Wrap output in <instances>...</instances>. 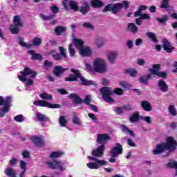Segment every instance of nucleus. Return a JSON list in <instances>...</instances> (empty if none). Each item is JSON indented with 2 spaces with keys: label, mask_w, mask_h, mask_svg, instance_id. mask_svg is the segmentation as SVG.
I'll return each mask as SVG.
<instances>
[{
  "label": "nucleus",
  "mask_w": 177,
  "mask_h": 177,
  "mask_svg": "<svg viewBox=\"0 0 177 177\" xmlns=\"http://www.w3.org/2000/svg\"><path fill=\"white\" fill-rule=\"evenodd\" d=\"M36 118L39 122H46V121H49V118H48L46 115H44L39 112L36 113Z\"/></svg>",
  "instance_id": "bb28decb"
},
{
  "label": "nucleus",
  "mask_w": 177,
  "mask_h": 177,
  "mask_svg": "<svg viewBox=\"0 0 177 177\" xmlns=\"http://www.w3.org/2000/svg\"><path fill=\"white\" fill-rule=\"evenodd\" d=\"M28 55H30V59L31 60H39V62H41L42 59H44V57H42V55L38 54L35 52V50H29L28 51Z\"/></svg>",
  "instance_id": "a211bd4d"
},
{
  "label": "nucleus",
  "mask_w": 177,
  "mask_h": 177,
  "mask_svg": "<svg viewBox=\"0 0 177 177\" xmlns=\"http://www.w3.org/2000/svg\"><path fill=\"white\" fill-rule=\"evenodd\" d=\"M67 31V28L62 26H58L55 28V33L58 37L62 35L63 32H66Z\"/></svg>",
  "instance_id": "c756f323"
},
{
  "label": "nucleus",
  "mask_w": 177,
  "mask_h": 177,
  "mask_svg": "<svg viewBox=\"0 0 177 177\" xmlns=\"http://www.w3.org/2000/svg\"><path fill=\"white\" fill-rule=\"evenodd\" d=\"M50 9L54 14L59 13V7H57L56 5H53L50 7Z\"/></svg>",
  "instance_id": "bf43d9fd"
},
{
  "label": "nucleus",
  "mask_w": 177,
  "mask_h": 177,
  "mask_svg": "<svg viewBox=\"0 0 177 177\" xmlns=\"http://www.w3.org/2000/svg\"><path fill=\"white\" fill-rule=\"evenodd\" d=\"M167 168H174L176 169V173L174 174V176H177V162L173 161L169 162L166 165Z\"/></svg>",
  "instance_id": "a19ab883"
},
{
  "label": "nucleus",
  "mask_w": 177,
  "mask_h": 177,
  "mask_svg": "<svg viewBox=\"0 0 177 177\" xmlns=\"http://www.w3.org/2000/svg\"><path fill=\"white\" fill-rule=\"evenodd\" d=\"M127 31H131L133 34H136L139 31V28L136 27V25L133 23H129L127 26Z\"/></svg>",
  "instance_id": "f704fd0d"
},
{
  "label": "nucleus",
  "mask_w": 177,
  "mask_h": 177,
  "mask_svg": "<svg viewBox=\"0 0 177 177\" xmlns=\"http://www.w3.org/2000/svg\"><path fill=\"white\" fill-rule=\"evenodd\" d=\"M20 75H18V78L21 82H26L27 78H30L26 83L27 86L34 85V79L38 75L37 71L31 70L29 67H25L24 71L20 72Z\"/></svg>",
  "instance_id": "39448f33"
},
{
  "label": "nucleus",
  "mask_w": 177,
  "mask_h": 177,
  "mask_svg": "<svg viewBox=\"0 0 177 177\" xmlns=\"http://www.w3.org/2000/svg\"><path fill=\"white\" fill-rule=\"evenodd\" d=\"M169 17L168 15H165L162 18H157L156 21H158L160 24L167 26V21H168Z\"/></svg>",
  "instance_id": "ea45409f"
},
{
  "label": "nucleus",
  "mask_w": 177,
  "mask_h": 177,
  "mask_svg": "<svg viewBox=\"0 0 177 177\" xmlns=\"http://www.w3.org/2000/svg\"><path fill=\"white\" fill-rule=\"evenodd\" d=\"M62 156H64V152L60 151H53L49 157L50 158H59V157H62Z\"/></svg>",
  "instance_id": "4c0bfd02"
},
{
  "label": "nucleus",
  "mask_w": 177,
  "mask_h": 177,
  "mask_svg": "<svg viewBox=\"0 0 177 177\" xmlns=\"http://www.w3.org/2000/svg\"><path fill=\"white\" fill-rule=\"evenodd\" d=\"M84 103H85V104H91V95H86V98L84 100Z\"/></svg>",
  "instance_id": "338daca9"
},
{
  "label": "nucleus",
  "mask_w": 177,
  "mask_h": 177,
  "mask_svg": "<svg viewBox=\"0 0 177 177\" xmlns=\"http://www.w3.org/2000/svg\"><path fill=\"white\" fill-rule=\"evenodd\" d=\"M83 27H84L85 28H90L91 30H93V26H92L91 24V23H84L82 24Z\"/></svg>",
  "instance_id": "69168bd1"
},
{
  "label": "nucleus",
  "mask_w": 177,
  "mask_h": 177,
  "mask_svg": "<svg viewBox=\"0 0 177 177\" xmlns=\"http://www.w3.org/2000/svg\"><path fill=\"white\" fill-rule=\"evenodd\" d=\"M40 17L41 19L46 21L48 20H52V19H55V17H56V15L53 14H51L48 16H46L45 15H40Z\"/></svg>",
  "instance_id": "de8ad7c7"
},
{
  "label": "nucleus",
  "mask_w": 177,
  "mask_h": 177,
  "mask_svg": "<svg viewBox=\"0 0 177 177\" xmlns=\"http://www.w3.org/2000/svg\"><path fill=\"white\" fill-rule=\"evenodd\" d=\"M79 50L82 56H91L92 55V51L89 47L83 46Z\"/></svg>",
  "instance_id": "a878e982"
},
{
  "label": "nucleus",
  "mask_w": 177,
  "mask_h": 177,
  "mask_svg": "<svg viewBox=\"0 0 177 177\" xmlns=\"http://www.w3.org/2000/svg\"><path fill=\"white\" fill-rule=\"evenodd\" d=\"M59 124L60 127H66L67 125V120L65 116H60L59 118Z\"/></svg>",
  "instance_id": "49530a36"
},
{
  "label": "nucleus",
  "mask_w": 177,
  "mask_h": 177,
  "mask_svg": "<svg viewBox=\"0 0 177 177\" xmlns=\"http://www.w3.org/2000/svg\"><path fill=\"white\" fill-rule=\"evenodd\" d=\"M124 73L125 74H129L130 77H136L138 75V71L135 69H127Z\"/></svg>",
  "instance_id": "37998d69"
},
{
  "label": "nucleus",
  "mask_w": 177,
  "mask_h": 177,
  "mask_svg": "<svg viewBox=\"0 0 177 177\" xmlns=\"http://www.w3.org/2000/svg\"><path fill=\"white\" fill-rule=\"evenodd\" d=\"M167 74L165 72H161L159 71L158 73V77H160V78H167Z\"/></svg>",
  "instance_id": "680f3d73"
},
{
  "label": "nucleus",
  "mask_w": 177,
  "mask_h": 177,
  "mask_svg": "<svg viewBox=\"0 0 177 177\" xmlns=\"http://www.w3.org/2000/svg\"><path fill=\"white\" fill-rule=\"evenodd\" d=\"M39 96L43 100H52V97H53L52 95H49L46 93H42Z\"/></svg>",
  "instance_id": "a18cd8bd"
},
{
  "label": "nucleus",
  "mask_w": 177,
  "mask_h": 177,
  "mask_svg": "<svg viewBox=\"0 0 177 177\" xmlns=\"http://www.w3.org/2000/svg\"><path fill=\"white\" fill-rule=\"evenodd\" d=\"M88 117H89V118H91V120H92V121H93L94 122H96L97 121V116L92 113H88Z\"/></svg>",
  "instance_id": "6e6d98bb"
},
{
  "label": "nucleus",
  "mask_w": 177,
  "mask_h": 177,
  "mask_svg": "<svg viewBox=\"0 0 177 177\" xmlns=\"http://www.w3.org/2000/svg\"><path fill=\"white\" fill-rule=\"evenodd\" d=\"M64 2H63L64 8L66 10H67V3H68V6H70L71 9L72 10H74V12H78L79 8H78V2L75 0H64Z\"/></svg>",
  "instance_id": "4468645a"
},
{
  "label": "nucleus",
  "mask_w": 177,
  "mask_h": 177,
  "mask_svg": "<svg viewBox=\"0 0 177 177\" xmlns=\"http://www.w3.org/2000/svg\"><path fill=\"white\" fill-rule=\"evenodd\" d=\"M109 69L106 67H87V71L92 74H96V73L104 74V73H107Z\"/></svg>",
  "instance_id": "dca6fc26"
},
{
  "label": "nucleus",
  "mask_w": 177,
  "mask_h": 177,
  "mask_svg": "<svg viewBox=\"0 0 177 177\" xmlns=\"http://www.w3.org/2000/svg\"><path fill=\"white\" fill-rule=\"evenodd\" d=\"M93 67H107V64L103 58H97L94 59Z\"/></svg>",
  "instance_id": "4be33fe9"
},
{
  "label": "nucleus",
  "mask_w": 177,
  "mask_h": 177,
  "mask_svg": "<svg viewBox=\"0 0 177 177\" xmlns=\"http://www.w3.org/2000/svg\"><path fill=\"white\" fill-rule=\"evenodd\" d=\"M122 5V9L124 8L125 10H127L129 8V1L125 0L123 1L122 3H120Z\"/></svg>",
  "instance_id": "5fc2aeb1"
},
{
  "label": "nucleus",
  "mask_w": 177,
  "mask_h": 177,
  "mask_svg": "<svg viewBox=\"0 0 177 177\" xmlns=\"http://www.w3.org/2000/svg\"><path fill=\"white\" fill-rule=\"evenodd\" d=\"M73 44L79 50L84 46V41L77 38L73 39Z\"/></svg>",
  "instance_id": "58836bf2"
},
{
  "label": "nucleus",
  "mask_w": 177,
  "mask_h": 177,
  "mask_svg": "<svg viewBox=\"0 0 177 177\" xmlns=\"http://www.w3.org/2000/svg\"><path fill=\"white\" fill-rule=\"evenodd\" d=\"M24 41V39L23 37H19V44L20 45V46H22V48H26V49H31L32 48V45L34 46H40L41 45H42V39L39 37H35L32 41V44H28Z\"/></svg>",
  "instance_id": "1a4fd4ad"
},
{
  "label": "nucleus",
  "mask_w": 177,
  "mask_h": 177,
  "mask_svg": "<svg viewBox=\"0 0 177 177\" xmlns=\"http://www.w3.org/2000/svg\"><path fill=\"white\" fill-rule=\"evenodd\" d=\"M158 86L162 92H168V84H167L164 80H160L158 82Z\"/></svg>",
  "instance_id": "5701e85b"
},
{
  "label": "nucleus",
  "mask_w": 177,
  "mask_h": 177,
  "mask_svg": "<svg viewBox=\"0 0 177 177\" xmlns=\"http://www.w3.org/2000/svg\"><path fill=\"white\" fill-rule=\"evenodd\" d=\"M106 140H110V136L107 134H98L97 136V142L100 145H104Z\"/></svg>",
  "instance_id": "6ab92c4d"
},
{
  "label": "nucleus",
  "mask_w": 177,
  "mask_h": 177,
  "mask_svg": "<svg viewBox=\"0 0 177 177\" xmlns=\"http://www.w3.org/2000/svg\"><path fill=\"white\" fill-rule=\"evenodd\" d=\"M121 128H122V131L126 133V135H130V136H132L133 138H135V133L129 129V128H128V127L124 125V124H122L121 125Z\"/></svg>",
  "instance_id": "473e14b6"
},
{
  "label": "nucleus",
  "mask_w": 177,
  "mask_h": 177,
  "mask_svg": "<svg viewBox=\"0 0 177 177\" xmlns=\"http://www.w3.org/2000/svg\"><path fill=\"white\" fill-rule=\"evenodd\" d=\"M46 164L50 169H58L61 172L66 171V168L64 167L66 162L64 161H57L56 159H53L52 160L47 161Z\"/></svg>",
  "instance_id": "0eeeda50"
},
{
  "label": "nucleus",
  "mask_w": 177,
  "mask_h": 177,
  "mask_svg": "<svg viewBox=\"0 0 177 177\" xmlns=\"http://www.w3.org/2000/svg\"><path fill=\"white\" fill-rule=\"evenodd\" d=\"M140 18L141 19V20H150V19H151V17H150V15H149V14L144 13V14L141 15Z\"/></svg>",
  "instance_id": "4d7b16f0"
},
{
  "label": "nucleus",
  "mask_w": 177,
  "mask_h": 177,
  "mask_svg": "<svg viewBox=\"0 0 177 177\" xmlns=\"http://www.w3.org/2000/svg\"><path fill=\"white\" fill-rule=\"evenodd\" d=\"M72 122L75 125H81L82 124V122H81V119L78 117L77 112H73Z\"/></svg>",
  "instance_id": "c9c22d12"
},
{
  "label": "nucleus",
  "mask_w": 177,
  "mask_h": 177,
  "mask_svg": "<svg viewBox=\"0 0 177 177\" xmlns=\"http://www.w3.org/2000/svg\"><path fill=\"white\" fill-rule=\"evenodd\" d=\"M118 154H122V145L120 143L115 144V147L110 151V156L113 158L118 156Z\"/></svg>",
  "instance_id": "ddd939ff"
},
{
  "label": "nucleus",
  "mask_w": 177,
  "mask_h": 177,
  "mask_svg": "<svg viewBox=\"0 0 177 177\" xmlns=\"http://www.w3.org/2000/svg\"><path fill=\"white\" fill-rule=\"evenodd\" d=\"M104 150H106V147L104 145H102L91 151V156H88L87 158L94 162L87 163L88 168L90 169H99L100 167L108 165L109 162L106 160L98 159L104 156Z\"/></svg>",
  "instance_id": "f257e3e1"
},
{
  "label": "nucleus",
  "mask_w": 177,
  "mask_h": 177,
  "mask_svg": "<svg viewBox=\"0 0 177 177\" xmlns=\"http://www.w3.org/2000/svg\"><path fill=\"white\" fill-rule=\"evenodd\" d=\"M159 8L160 9H165V10H172V6H169V0H162Z\"/></svg>",
  "instance_id": "393cba45"
},
{
  "label": "nucleus",
  "mask_w": 177,
  "mask_h": 177,
  "mask_svg": "<svg viewBox=\"0 0 177 177\" xmlns=\"http://www.w3.org/2000/svg\"><path fill=\"white\" fill-rule=\"evenodd\" d=\"M78 10L82 15H86L89 12V4L87 2L84 3L83 6L80 7Z\"/></svg>",
  "instance_id": "7c9ffc66"
},
{
  "label": "nucleus",
  "mask_w": 177,
  "mask_h": 177,
  "mask_svg": "<svg viewBox=\"0 0 177 177\" xmlns=\"http://www.w3.org/2000/svg\"><path fill=\"white\" fill-rule=\"evenodd\" d=\"M167 143H160L156 146L155 150L153 151L154 155L161 154L164 153L165 150H169V151H174L176 150L177 143L176 141L174 140V138L168 137L166 140Z\"/></svg>",
  "instance_id": "20e7f679"
},
{
  "label": "nucleus",
  "mask_w": 177,
  "mask_h": 177,
  "mask_svg": "<svg viewBox=\"0 0 177 177\" xmlns=\"http://www.w3.org/2000/svg\"><path fill=\"white\" fill-rule=\"evenodd\" d=\"M14 121L17 122H24V115H17L14 117Z\"/></svg>",
  "instance_id": "09e8293b"
},
{
  "label": "nucleus",
  "mask_w": 177,
  "mask_h": 177,
  "mask_svg": "<svg viewBox=\"0 0 177 177\" xmlns=\"http://www.w3.org/2000/svg\"><path fill=\"white\" fill-rule=\"evenodd\" d=\"M4 174H6L7 176L16 177V171L12 167H8L4 171Z\"/></svg>",
  "instance_id": "e433bc0d"
},
{
  "label": "nucleus",
  "mask_w": 177,
  "mask_h": 177,
  "mask_svg": "<svg viewBox=\"0 0 177 177\" xmlns=\"http://www.w3.org/2000/svg\"><path fill=\"white\" fill-rule=\"evenodd\" d=\"M20 168L22 170L27 171V163L24 162V160L20 161Z\"/></svg>",
  "instance_id": "13d9d810"
},
{
  "label": "nucleus",
  "mask_w": 177,
  "mask_h": 177,
  "mask_svg": "<svg viewBox=\"0 0 177 177\" xmlns=\"http://www.w3.org/2000/svg\"><path fill=\"white\" fill-rule=\"evenodd\" d=\"M23 27V21L20 16L15 15L13 17V24L10 25V30L12 34H19L20 28Z\"/></svg>",
  "instance_id": "6e6552de"
},
{
  "label": "nucleus",
  "mask_w": 177,
  "mask_h": 177,
  "mask_svg": "<svg viewBox=\"0 0 177 177\" xmlns=\"http://www.w3.org/2000/svg\"><path fill=\"white\" fill-rule=\"evenodd\" d=\"M141 107L145 111H151V110H153V108L151 107V104H150L149 101L146 100H143L141 102Z\"/></svg>",
  "instance_id": "cd10ccee"
},
{
  "label": "nucleus",
  "mask_w": 177,
  "mask_h": 177,
  "mask_svg": "<svg viewBox=\"0 0 177 177\" xmlns=\"http://www.w3.org/2000/svg\"><path fill=\"white\" fill-rule=\"evenodd\" d=\"M69 99H71L75 104H82L84 103V100L80 97V95L75 93H71Z\"/></svg>",
  "instance_id": "412c9836"
},
{
  "label": "nucleus",
  "mask_w": 177,
  "mask_h": 177,
  "mask_svg": "<svg viewBox=\"0 0 177 177\" xmlns=\"http://www.w3.org/2000/svg\"><path fill=\"white\" fill-rule=\"evenodd\" d=\"M140 120H142V121H145L147 124H151V117L150 116H146V117L140 116Z\"/></svg>",
  "instance_id": "864d4df0"
},
{
  "label": "nucleus",
  "mask_w": 177,
  "mask_h": 177,
  "mask_svg": "<svg viewBox=\"0 0 177 177\" xmlns=\"http://www.w3.org/2000/svg\"><path fill=\"white\" fill-rule=\"evenodd\" d=\"M90 5L92 8L97 9L99 8H102V6H104V3L100 0H91L90 2Z\"/></svg>",
  "instance_id": "b1692460"
},
{
  "label": "nucleus",
  "mask_w": 177,
  "mask_h": 177,
  "mask_svg": "<svg viewBox=\"0 0 177 177\" xmlns=\"http://www.w3.org/2000/svg\"><path fill=\"white\" fill-rule=\"evenodd\" d=\"M114 111L116 114L120 115V114H122L123 113V108L122 107H117L114 109Z\"/></svg>",
  "instance_id": "052dcab7"
},
{
  "label": "nucleus",
  "mask_w": 177,
  "mask_h": 177,
  "mask_svg": "<svg viewBox=\"0 0 177 177\" xmlns=\"http://www.w3.org/2000/svg\"><path fill=\"white\" fill-rule=\"evenodd\" d=\"M71 73H73V74H70L68 77L64 78V80L66 82H73L74 81H78L79 78L80 80V85H83L84 86H91V85H97L96 84H95V82L84 78V77L82 76V75H81V73H80V71L71 68Z\"/></svg>",
  "instance_id": "7ed1b4c3"
},
{
  "label": "nucleus",
  "mask_w": 177,
  "mask_h": 177,
  "mask_svg": "<svg viewBox=\"0 0 177 177\" xmlns=\"http://www.w3.org/2000/svg\"><path fill=\"white\" fill-rule=\"evenodd\" d=\"M162 48L164 50L167 52V53H172L174 50H175V47L171 45V42L167 39L164 38L162 40Z\"/></svg>",
  "instance_id": "2eb2a0df"
},
{
  "label": "nucleus",
  "mask_w": 177,
  "mask_h": 177,
  "mask_svg": "<svg viewBox=\"0 0 177 177\" xmlns=\"http://www.w3.org/2000/svg\"><path fill=\"white\" fill-rule=\"evenodd\" d=\"M68 52L71 57H74V56L75 55V50L73 48V44H69Z\"/></svg>",
  "instance_id": "8fccbe9b"
},
{
  "label": "nucleus",
  "mask_w": 177,
  "mask_h": 177,
  "mask_svg": "<svg viewBox=\"0 0 177 177\" xmlns=\"http://www.w3.org/2000/svg\"><path fill=\"white\" fill-rule=\"evenodd\" d=\"M30 140L35 146H45V140L42 136H32L30 137Z\"/></svg>",
  "instance_id": "f3484780"
},
{
  "label": "nucleus",
  "mask_w": 177,
  "mask_h": 177,
  "mask_svg": "<svg viewBox=\"0 0 177 177\" xmlns=\"http://www.w3.org/2000/svg\"><path fill=\"white\" fill-rule=\"evenodd\" d=\"M100 92L102 95V99L106 103H114V99L111 97L115 93L118 96L124 95V90L121 88H115L114 90L111 87H102L100 89Z\"/></svg>",
  "instance_id": "f03ea898"
},
{
  "label": "nucleus",
  "mask_w": 177,
  "mask_h": 177,
  "mask_svg": "<svg viewBox=\"0 0 177 177\" xmlns=\"http://www.w3.org/2000/svg\"><path fill=\"white\" fill-rule=\"evenodd\" d=\"M169 111L171 115L175 116L177 114L176 109H175V106L174 105H170L169 106Z\"/></svg>",
  "instance_id": "3c124183"
},
{
  "label": "nucleus",
  "mask_w": 177,
  "mask_h": 177,
  "mask_svg": "<svg viewBox=\"0 0 177 177\" xmlns=\"http://www.w3.org/2000/svg\"><path fill=\"white\" fill-rule=\"evenodd\" d=\"M120 85L122 86V88L124 89H131V84L127 82H120Z\"/></svg>",
  "instance_id": "603ef678"
},
{
  "label": "nucleus",
  "mask_w": 177,
  "mask_h": 177,
  "mask_svg": "<svg viewBox=\"0 0 177 177\" xmlns=\"http://www.w3.org/2000/svg\"><path fill=\"white\" fill-rule=\"evenodd\" d=\"M0 106H3V108H0V118L5 117L6 113H9L10 106H12V97L8 96L4 98L0 96Z\"/></svg>",
  "instance_id": "423d86ee"
},
{
  "label": "nucleus",
  "mask_w": 177,
  "mask_h": 177,
  "mask_svg": "<svg viewBox=\"0 0 177 177\" xmlns=\"http://www.w3.org/2000/svg\"><path fill=\"white\" fill-rule=\"evenodd\" d=\"M160 71V67H152L149 69L148 77L153 80L154 77H158V73Z\"/></svg>",
  "instance_id": "aec40b11"
},
{
  "label": "nucleus",
  "mask_w": 177,
  "mask_h": 177,
  "mask_svg": "<svg viewBox=\"0 0 177 177\" xmlns=\"http://www.w3.org/2000/svg\"><path fill=\"white\" fill-rule=\"evenodd\" d=\"M139 120H140V117L139 116V114L136 113H133L129 118L130 122H132V123L138 122Z\"/></svg>",
  "instance_id": "79ce46f5"
},
{
  "label": "nucleus",
  "mask_w": 177,
  "mask_h": 177,
  "mask_svg": "<svg viewBox=\"0 0 177 177\" xmlns=\"http://www.w3.org/2000/svg\"><path fill=\"white\" fill-rule=\"evenodd\" d=\"M44 67H53V62H50L48 60H46V61H44Z\"/></svg>",
  "instance_id": "e2e57ef3"
},
{
  "label": "nucleus",
  "mask_w": 177,
  "mask_h": 177,
  "mask_svg": "<svg viewBox=\"0 0 177 177\" xmlns=\"http://www.w3.org/2000/svg\"><path fill=\"white\" fill-rule=\"evenodd\" d=\"M23 158H28L30 157V152L28 151H24L22 153Z\"/></svg>",
  "instance_id": "774afa93"
},
{
  "label": "nucleus",
  "mask_w": 177,
  "mask_h": 177,
  "mask_svg": "<svg viewBox=\"0 0 177 177\" xmlns=\"http://www.w3.org/2000/svg\"><path fill=\"white\" fill-rule=\"evenodd\" d=\"M127 46L128 49H132L133 48V41L132 40H128L127 41Z\"/></svg>",
  "instance_id": "0e129e2a"
},
{
  "label": "nucleus",
  "mask_w": 177,
  "mask_h": 177,
  "mask_svg": "<svg viewBox=\"0 0 177 177\" xmlns=\"http://www.w3.org/2000/svg\"><path fill=\"white\" fill-rule=\"evenodd\" d=\"M34 106H39V107H48V109H60L61 105L59 104H50L45 100H39L33 102Z\"/></svg>",
  "instance_id": "9b49d317"
},
{
  "label": "nucleus",
  "mask_w": 177,
  "mask_h": 177,
  "mask_svg": "<svg viewBox=\"0 0 177 177\" xmlns=\"http://www.w3.org/2000/svg\"><path fill=\"white\" fill-rule=\"evenodd\" d=\"M121 9H122V5L120 3H116L114 4L109 3L104 8L102 12H104V13L112 12L113 15H115L118 13Z\"/></svg>",
  "instance_id": "9d476101"
},
{
  "label": "nucleus",
  "mask_w": 177,
  "mask_h": 177,
  "mask_svg": "<svg viewBox=\"0 0 177 177\" xmlns=\"http://www.w3.org/2000/svg\"><path fill=\"white\" fill-rule=\"evenodd\" d=\"M147 37L153 42V44H158V39H157V36L153 32H148L146 34Z\"/></svg>",
  "instance_id": "72a5a7b5"
},
{
  "label": "nucleus",
  "mask_w": 177,
  "mask_h": 177,
  "mask_svg": "<svg viewBox=\"0 0 177 177\" xmlns=\"http://www.w3.org/2000/svg\"><path fill=\"white\" fill-rule=\"evenodd\" d=\"M58 50L59 53L53 55V60H55V62H59V60H63V57L65 59H68V56H67V50H66L64 47H59Z\"/></svg>",
  "instance_id": "f8f14e48"
},
{
  "label": "nucleus",
  "mask_w": 177,
  "mask_h": 177,
  "mask_svg": "<svg viewBox=\"0 0 177 177\" xmlns=\"http://www.w3.org/2000/svg\"><path fill=\"white\" fill-rule=\"evenodd\" d=\"M149 80H151V77H149V75L147 76H141L140 78H138V81L140 82V84H144V85H147V81Z\"/></svg>",
  "instance_id": "c03bdc74"
},
{
  "label": "nucleus",
  "mask_w": 177,
  "mask_h": 177,
  "mask_svg": "<svg viewBox=\"0 0 177 177\" xmlns=\"http://www.w3.org/2000/svg\"><path fill=\"white\" fill-rule=\"evenodd\" d=\"M118 54L115 52H111L108 54V60L111 64H114L115 59H117Z\"/></svg>",
  "instance_id": "2f4dec72"
},
{
  "label": "nucleus",
  "mask_w": 177,
  "mask_h": 177,
  "mask_svg": "<svg viewBox=\"0 0 177 177\" xmlns=\"http://www.w3.org/2000/svg\"><path fill=\"white\" fill-rule=\"evenodd\" d=\"M67 70V68L64 69L62 67H55L53 70V74L55 75V77H62V75L63 73H64Z\"/></svg>",
  "instance_id": "c85d7f7f"
}]
</instances>
